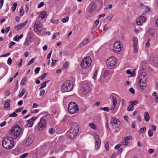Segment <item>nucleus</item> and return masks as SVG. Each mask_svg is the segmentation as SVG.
Returning <instances> with one entry per match:
<instances>
[{"instance_id": "f257e3e1", "label": "nucleus", "mask_w": 158, "mask_h": 158, "mask_svg": "<svg viewBox=\"0 0 158 158\" xmlns=\"http://www.w3.org/2000/svg\"><path fill=\"white\" fill-rule=\"evenodd\" d=\"M79 128L77 124L76 123H71V127L67 132V135L70 138L75 137L79 131Z\"/></svg>"}, {"instance_id": "f03ea898", "label": "nucleus", "mask_w": 158, "mask_h": 158, "mask_svg": "<svg viewBox=\"0 0 158 158\" xmlns=\"http://www.w3.org/2000/svg\"><path fill=\"white\" fill-rule=\"evenodd\" d=\"M2 145L6 149H11L14 146V141L9 137H5L2 141Z\"/></svg>"}, {"instance_id": "7ed1b4c3", "label": "nucleus", "mask_w": 158, "mask_h": 158, "mask_svg": "<svg viewBox=\"0 0 158 158\" xmlns=\"http://www.w3.org/2000/svg\"><path fill=\"white\" fill-rule=\"evenodd\" d=\"M22 129L19 125L15 126L10 131V134L13 136L14 139L19 138L21 134Z\"/></svg>"}, {"instance_id": "20e7f679", "label": "nucleus", "mask_w": 158, "mask_h": 158, "mask_svg": "<svg viewBox=\"0 0 158 158\" xmlns=\"http://www.w3.org/2000/svg\"><path fill=\"white\" fill-rule=\"evenodd\" d=\"M73 82L71 81H67L61 86V91L62 93L70 91L73 89Z\"/></svg>"}, {"instance_id": "39448f33", "label": "nucleus", "mask_w": 158, "mask_h": 158, "mask_svg": "<svg viewBox=\"0 0 158 158\" xmlns=\"http://www.w3.org/2000/svg\"><path fill=\"white\" fill-rule=\"evenodd\" d=\"M68 110L70 114H73L77 113L79 110L77 105L75 102H71L68 105Z\"/></svg>"}, {"instance_id": "423d86ee", "label": "nucleus", "mask_w": 158, "mask_h": 158, "mask_svg": "<svg viewBox=\"0 0 158 158\" xmlns=\"http://www.w3.org/2000/svg\"><path fill=\"white\" fill-rule=\"evenodd\" d=\"M92 62V60L89 56H87L84 58L81 63V67L84 69L89 68Z\"/></svg>"}, {"instance_id": "0eeeda50", "label": "nucleus", "mask_w": 158, "mask_h": 158, "mask_svg": "<svg viewBox=\"0 0 158 158\" xmlns=\"http://www.w3.org/2000/svg\"><path fill=\"white\" fill-rule=\"evenodd\" d=\"M116 62V60L114 56L109 57L107 60L106 64L107 67L110 69L114 68Z\"/></svg>"}, {"instance_id": "6e6552de", "label": "nucleus", "mask_w": 158, "mask_h": 158, "mask_svg": "<svg viewBox=\"0 0 158 158\" xmlns=\"http://www.w3.org/2000/svg\"><path fill=\"white\" fill-rule=\"evenodd\" d=\"M122 45L121 42L119 41H117L115 42L113 48V51L115 53H118L120 52L122 49Z\"/></svg>"}, {"instance_id": "1a4fd4ad", "label": "nucleus", "mask_w": 158, "mask_h": 158, "mask_svg": "<svg viewBox=\"0 0 158 158\" xmlns=\"http://www.w3.org/2000/svg\"><path fill=\"white\" fill-rule=\"evenodd\" d=\"M46 124V120L44 118H41L39 123L38 129L39 131L44 130Z\"/></svg>"}, {"instance_id": "9d476101", "label": "nucleus", "mask_w": 158, "mask_h": 158, "mask_svg": "<svg viewBox=\"0 0 158 158\" xmlns=\"http://www.w3.org/2000/svg\"><path fill=\"white\" fill-rule=\"evenodd\" d=\"M82 92L85 94L89 93L90 91V87L88 84L86 83H83L82 84Z\"/></svg>"}, {"instance_id": "9b49d317", "label": "nucleus", "mask_w": 158, "mask_h": 158, "mask_svg": "<svg viewBox=\"0 0 158 158\" xmlns=\"http://www.w3.org/2000/svg\"><path fill=\"white\" fill-rule=\"evenodd\" d=\"M34 30L35 32H40L42 30V24L39 21H36L34 25Z\"/></svg>"}, {"instance_id": "f8f14e48", "label": "nucleus", "mask_w": 158, "mask_h": 158, "mask_svg": "<svg viewBox=\"0 0 158 158\" xmlns=\"http://www.w3.org/2000/svg\"><path fill=\"white\" fill-rule=\"evenodd\" d=\"M120 123V122L118 119L114 117L111 118L110 122V124L112 125V126H114V125H116V126H115L117 128H118Z\"/></svg>"}, {"instance_id": "ddd939ff", "label": "nucleus", "mask_w": 158, "mask_h": 158, "mask_svg": "<svg viewBox=\"0 0 158 158\" xmlns=\"http://www.w3.org/2000/svg\"><path fill=\"white\" fill-rule=\"evenodd\" d=\"M34 139V137L33 135H29L24 143V145L27 146H29L32 143Z\"/></svg>"}, {"instance_id": "4468645a", "label": "nucleus", "mask_w": 158, "mask_h": 158, "mask_svg": "<svg viewBox=\"0 0 158 158\" xmlns=\"http://www.w3.org/2000/svg\"><path fill=\"white\" fill-rule=\"evenodd\" d=\"M95 148L96 149H98L101 145V140L97 135L94 136Z\"/></svg>"}, {"instance_id": "2eb2a0df", "label": "nucleus", "mask_w": 158, "mask_h": 158, "mask_svg": "<svg viewBox=\"0 0 158 158\" xmlns=\"http://www.w3.org/2000/svg\"><path fill=\"white\" fill-rule=\"evenodd\" d=\"M132 41L133 42V47L134 49V52L136 53L138 51L137 46L138 44V39L136 37H134L132 39Z\"/></svg>"}, {"instance_id": "dca6fc26", "label": "nucleus", "mask_w": 158, "mask_h": 158, "mask_svg": "<svg viewBox=\"0 0 158 158\" xmlns=\"http://www.w3.org/2000/svg\"><path fill=\"white\" fill-rule=\"evenodd\" d=\"M146 74L145 73H140L139 77V82H146L147 81Z\"/></svg>"}, {"instance_id": "f3484780", "label": "nucleus", "mask_w": 158, "mask_h": 158, "mask_svg": "<svg viewBox=\"0 0 158 158\" xmlns=\"http://www.w3.org/2000/svg\"><path fill=\"white\" fill-rule=\"evenodd\" d=\"M146 18L143 16H140L137 20L136 23L139 25H141L144 23L146 21Z\"/></svg>"}, {"instance_id": "a211bd4d", "label": "nucleus", "mask_w": 158, "mask_h": 158, "mask_svg": "<svg viewBox=\"0 0 158 158\" xmlns=\"http://www.w3.org/2000/svg\"><path fill=\"white\" fill-rule=\"evenodd\" d=\"M46 15V13L45 11H41L40 13V15L38 16V19L41 18L42 19H44Z\"/></svg>"}, {"instance_id": "6ab92c4d", "label": "nucleus", "mask_w": 158, "mask_h": 158, "mask_svg": "<svg viewBox=\"0 0 158 158\" xmlns=\"http://www.w3.org/2000/svg\"><path fill=\"white\" fill-rule=\"evenodd\" d=\"M146 82H139V85L140 87L143 90L147 86L146 84L145 83Z\"/></svg>"}, {"instance_id": "aec40b11", "label": "nucleus", "mask_w": 158, "mask_h": 158, "mask_svg": "<svg viewBox=\"0 0 158 158\" xmlns=\"http://www.w3.org/2000/svg\"><path fill=\"white\" fill-rule=\"evenodd\" d=\"M11 101L9 99H7L5 101L4 107L5 108H6L10 107V102Z\"/></svg>"}, {"instance_id": "412c9836", "label": "nucleus", "mask_w": 158, "mask_h": 158, "mask_svg": "<svg viewBox=\"0 0 158 158\" xmlns=\"http://www.w3.org/2000/svg\"><path fill=\"white\" fill-rule=\"evenodd\" d=\"M89 42V39L85 38L82 43L80 44V47H82L84 46L86 44Z\"/></svg>"}, {"instance_id": "4be33fe9", "label": "nucleus", "mask_w": 158, "mask_h": 158, "mask_svg": "<svg viewBox=\"0 0 158 158\" xmlns=\"http://www.w3.org/2000/svg\"><path fill=\"white\" fill-rule=\"evenodd\" d=\"M144 118L146 121H148L149 120V116L148 112H145Z\"/></svg>"}, {"instance_id": "5701e85b", "label": "nucleus", "mask_w": 158, "mask_h": 158, "mask_svg": "<svg viewBox=\"0 0 158 158\" xmlns=\"http://www.w3.org/2000/svg\"><path fill=\"white\" fill-rule=\"evenodd\" d=\"M33 123L30 119L27 121V126L28 127H31L32 126Z\"/></svg>"}, {"instance_id": "b1692460", "label": "nucleus", "mask_w": 158, "mask_h": 158, "mask_svg": "<svg viewBox=\"0 0 158 158\" xmlns=\"http://www.w3.org/2000/svg\"><path fill=\"white\" fill-rule=\"evenodd\" d=\"M152 60L155 63L158 64V56H154L153 57Z\"/></svg>"}, {"instance_id": "393cba45", "label": "nucleus", "mask_w": 158, "mask_h": 158, "mask_svg": "<svg viewBox=\"0 0 158 158\" xmlns=\"http://www.w3.org/2000/svg\"><path fill=\"white\" fill-rule=\"evenodd\" d=\"M111 97V96H110V97ZM112 98L113 104L117 105V99L116 97L114 96H112Z\"/></svg>"}, {"instance_id": "a878e982", "label": "nucleus", "mask_w": 158, "mask_h": 158, "mask_svg": "<svg viewBox=\"0 0 158 158\" xmlns=\"http://www.w3.org/2000/svg\"><path fill=\"white\" fill-rule=\"evenodd\" d=\"M148 32L150 35L153 36L154 35L155 31L153 29L150 28L148 31Z\"/></svg>"}, {"instance_id": "bb28decb", "label": "nucleus", "mask_w": 158, "mask_h": 158, "mask_svg": "<svg viewBox=\"0 0 158 158\" xmlns=\"http://www.w3.org/2000/svg\"><path fill=\"white\" fill-rule=\"evenodd\" d=\"M27 79V77H24L21 81L20 84L21 85L23 86L25 84Z\"/></svg>"}, {"instance_id": "cd10ccee", "label": "nucleus", "mask_w": 158, "mask_h": 158, "mask_svg": "<svg viewBox=\"0 0 158 158\" xmlns=\"http://www.w3.org/2000/svg\"><path fill=\"white\" fill-rule=\"evenodd\" d=\"M49 81V80H48L44 82L43 83L41 84V86L40 88V89H41L44 88L46 86V83Z\"/></svg>"}, {"instance_id": "c85d7f7f", "label": "nucleus", "mask_w": 158, "mask_h": 158, "mask_svg": "<svg viewBox=\"0 0 158 158\" xmlns=\"http://www.w3.org/2000/svg\"><path fill=\"white\" fill-rule=\"evenodd\" d=\"M89 126L91 128L94 130H96V129L95 125L93 123H89Z\"/></svg>"}, {"instance_id": "c756f323", "label": "nucleus", "mask_w": 158, "mask_h": 158, "mask_svg": "<svg viewBox=\"0 0 158 158\" xmlns=\"http://www.w3.org/2000/svg\"><path fill=\"white\" fill-rule=\"evenodd\" d=\"M131 104L133 106L134 105H136L138 103V101L137 100H134L131 101L130 102Z\"/></svg>"}, {"instance_id": "7c9ffc66", "label": "nucleus", "mask_w": 158, "mask_h": 158, "mask_svg": "<svg viewBox=\"0 0 158 158\" xmlns=\"http://www.w3.org/2000/svg\"><path fill=\"white\" fill-rule=\"evenodd\" d=\"M120 102H121V105L123 107H125L126 104L125 101L123 99H121L120 100Z\"/></svg>"}, {"instance_id": "2f4dec72", "label": "nucleus", "mask_w": 158, "mask_h": 158, "mask_svg": "<svg viewBox=\"0 0 158 158\" xmlns=\"http://www.w3.org/2000/svg\"><path fill=\"white\" fill-rule=\"evenodd\" d=\"M24 13V11L23 10V6H22L21 7L20 11V15L21 16H23V15Z\"/></svg>"}, {"instance_id": "473e14b6", "label": "nucleus", "mask_w": 158, "mask_h": 158, "mask_svg": "<svg viewBox=\"0 0 158 158\" xmlns=\"http://www.w3.org/2000/svg\"><path fill=\"white\" fill-rule=\"evenodd\" d=\"M132 138V137L131 135L124 137L123 138V139H124V140L127 141L131 139Z\"/></svg>"}, {"instance_id": "72a5a7b5", "label": "nucleus", "mask_w": 158, "mask_h": 158, "mask_svg": "<svg viewBox=\"0 0 158 158\" xmlns=\"http://www.w3.org/2000/svg\"><path fill=\"white\" fill-rule=\"evenodd\" d=\"M129 143V142L127 141H126L124 140V139H123V141L121 142V144L125 146H127L128 145Z\"/></svg>"}, {"instance_id": "f704fd0d", "label": "nucleus", "mask_w": 158, "mask_h": 158, "mask_svg": "<svg viewBox=\"0 0 158 158\" xmlns=\"http://www.w3.org/2000/svg\"><path fill=\"white\" fill-rule=\"evenodd\" d=\"M26 90L25 89L23 88V89L19 96L20 98L22 97L23 95L26 91Z\"/></svg>"}, {"instance_id": "c9c22d12", "label": "nucleus", "mask_w": 158, "mask_h": 158, "mask_svg": "<svg viewBox=\"0 0 158 158\" xmlns=\"http://www.w3.org/2000/svg\"><path fill=\"white\" fill-rule=\"evenodd\" d=\"M17 3L16 2L12 6V11L13 12H14L17 6Z\"/></svg>"}, {"instance_id": "e433bc0d", "label": "nucleus", "mask_w": 158, "mask_h": 158, "mask_svg": "<svg viewBox=\"0 0 158 158\" xmlns=\"http://www.w3.org/2000/svg\"><path fill=\"white\" fill-rule=\"evenodd\" d=\"M134 109V106L131 105L129 106L127 108V110L128 111H132Z\"/></svg>"}, {"instance_id": "4c0bfd02", "label": "nucleus", "mask_w": 158, "mask_h": 158, "mask_svg": "<svg viewBox=\"0 0 158 158\" xmlns=\"http://www.w3.org/2000/svg\"><path fill=\"white\" fill-rule=\"evenodd\" d=\"M35 58H32L30 61L28 63L27 65L29 66L30 64L33 63L34 61H35Z\"/></svg>"}, {"instance_id": "58836bf2", "label": "nucleus", "mask_w": 158, "mask_h": 158, "mask_svg": "<svg viewBox=\"0 0 158 158\" xmlns=\"http://www.w3.org/2000/svg\"><path fill=\"white\" fill-rule=\"evenodd\" d=\"M69 20V17H67L66 18L61 19V21L63 23H66Z\"/></svg>"}, {"instance_id": "ea45409f", "label": "nucleus", "mask_w": 158, "mask_h": 158, "mask_svg": "<svg viewBox=\"0 0 158 158\" xmlns=\"http://www.w3.org/2000/svg\"><path fill=\"white\" fill-rule=\"evenodd\" d=\"M109 74V72L107 70H106L103 74L104 78L106 77L107 75Z\"/></svg>"}, {"instance_id": "a19ab883", "label": "nucleus", "mask_w": 158, "mask_h": 158, "mask_svg": "<svg viewBox=\"0 0 158 158\" xmlns=\"http://www.w3.org/2000/svg\"><path fill=\"white\" fill-rule=\"evenodd\" d=\"M98 71L96 70L94 73L93 74V78L94 80H95L96 78V76L97 75Z\"/></svg>"}, {"instance_id": "79ce46f5", "label": "nucleus", "mask_w": 158, "mask_h": 158, "mask_svg": "<svg viewBox=\"0 0 158 158\" xmlns=\"http://www.w3.org/2000/svg\"><path fill=\"white\" fill-rule=\"evenodd\" d=\"M146 130V129L145 127H143L141 128L139 131V132L140 133H143V132H145Z\"/></svg>"}, {"instance_id": "37998d69", "label": "nucleus", "mask_w": 158, "mask_h": 158, "mask_svg": "<svg viewBox=\"0 0 158 158\" xmlns=\"http://www.w3.org/2000/svg\"><path fill=\"white\" fill-rule=\"evenodd\" d=\"M69 62H66L63 66V68L64 69H66L69 66Z\"/></svg>"}, {"instance_id": "c03bdc74", "label": "nucleus", "mask_w": 158, "mask_h": 158, "mask_svg": "<svg viewBox=\"0 0 158 158\" xmlns=\"http://www.w3.org/2000/svg\"><path fill=\"white\" fill-rule=\"evenodd\" d=\"M55 131V129L52 128H50L48 130V132L50 134H53Z\"/></svg>"}, {"instance_id": "a18cd8bd", "label": "nucleus", "mask_w": 158, "mask_h": 158, "mask_svg": "<svg viewBox=\"0 0 158 158\" xmlns=\"http://www.w3.org/2000/svg\"><path fill=\"white\" fill-rule=\"evenodd\" d=\"M17 116V114L15 112H14L9 115V117H16Z\"/></svg>"}, {"instance_id": "49530a36", "label": "nucleus", "mask_w": 158, "mask_h": 158, "mask_svg": "<svg viewBox=\"0 0 158 158\" xmlns=\"http://www.w3.org/2000/svg\"><path fill=\"white\" fill-rule=\"evenodd\" d=\"M105 147L106 150L107 151L108 150L109 148V143L108 142H106V143L105 144Z\"/></svg>"}, {"instance_id": "de8ad7c7", "label": "nucleus", "mask_w": 158, "mask_h": 158, "mask_svg": "<svg viewBox=\"0 0 158 158\" xmlns=\"http://www.w3.org/2000/svg\"><path fill=\"white\" fill-rule=\"evenodd\" d=\"M28 155V153H24L22 155H21L20 156V158H24L26 157Z\"/></svg>"}, {"instance_id": "09e8293b", "label": "nucleus", "mask_w": 158, "mask_h": 158, "mask_svg": "<svg viewBox=\"0 0 158 158\" xmlns=\"http://www.w3.org/2000/svg\"><path fill=\"white\" fill-rule=\"evenodd\" d=\"M126 72L128 74H131V76H135V73L132 74L131 71L129 69L127 70Z\"/></svg>"}, {"instance_id": "8fccbe9b", "label": "nucleus", "mask_w": 158, "mask_h": 158, "mask_svg": "<svg viewBox=\"0 0 158 158\" xmlns=\"http://www.w3.org/2000/svg\"><path fill=\"white\" fill-rule=\"evenodd\" d=\"M59 22V20H54L53 19H52L51 20V22L52 23H55V24H57Z\"/></svg>"}, {"instance_id": "3c124183", "label": "nucleus", "mask_w": 158, "mask_h": 158, "mask_svg": "<svg viewBox=\"0 0 158 158\" xmlns=\"http://www.w3.org/2000/svg\"><path fill=\"white\" fill-rule=\"evenodd\" d=\"M148 135L150 137H151L153 135V132L152 130H149L148 131Z\"/></svg>"}, {"instance_id": "603ef678", "label": "nucleus", "mask_w": 158, "mask_h": 158, "mask_svg": "<svg viewBox=\"0 0 158 158\" xmlns=\"http://www.w3.org/2000/svg\"><path fill=\"white\" fill-rule=\"evenodd\" d=\"M101 109L103 110L106 111V112H108L109 110V108L106 107L101 108Z\"/></svg>"}, {"instance_id": "864d4df0", "label": "nucleus", "mask_w": 158, "mask_h": 158, "mask_svg": "<svg viewBox=\"0 0 158 158\" xmlns=\"http://www.w3.org/2000/svg\"><path fill=\"white\" fill-rule=\"evenodd\" d=\"M59 32H56L55 33L54 35H52V39H54L57 36H58L59 35Z\"/></svg>"}, {"instance_id": "5fc2aeb1", "label": "nucleus", "mask_w": 158, "mask_h": 158, "mask_svg": "<svg viewBox=\"0 0 158 158\" xmlns=\"http://www.w3.org/2000/svg\"><path fill=\"white\" fill-rule=\"evenodd\" d=\"M44 3L43 2H41L38 6V8H40L44 5Z\"/></svg>"}, {"instance_id": "6e6d98bb", "label": "nucleus", "mask_w": 158, "mask_h": 158, "mask_svg": "<svg viewBox=\"0 0 158 158\" xmlns=\"http://www.w3.org/2000/svg\"><path fill=\"white\" fill-rule=\"evenodd\" d=\"M19 39V35H16L14 38V40L16 41H18Z\"/></svg>"}, {"instance_id": "4d7b16f0", "label": "nucleus", "mask_w": 158, "mask_h": 158, "mask_svg": "<svg viewBox=\"0 0 158 158\" xmlns=\"http://www.w3.org/2000/svg\"><path fill=\"white\" fill-rule=\"evenodd\" d=\"M7 64L9 65H10L12 64V59L10 57L8 58V59L7 60Z\"/></svg>"}, {"instance_id": "13d9d810", "label": "nucleus", "mask_w": 158, "mask_h": 158, "mask_svg": "<svg viewBox=\"0 0 158 158\" xmlns=\"http://www.w3.org/2000/svg\"><path fill=\"white\" fill-rule=\"evenodd\" d=\"M113 17V15L111 14H110L107 17L106 19H109V20L110 21L112 18Z\"/></svg>"}, {"instance_id": "bf43d9fd", "label": "nucleus", "mask_w": 158, "mask_h": 158, "mask_svg": "<svg viewBox=\"0 0 158 158\" xmlns=\"http://www.w3.org/2000/svg\"><path fill=\"white\" fill-rule=\"evenodd\" d=\"M47 73H44L43 75H42L40 77V79L41 80H42L45 77L47 76Z\"/></svg>"}, {"instance_id": "052dcab7", "label": "nucleus", "mask_w": 158, "mask_h": 158, "mask_svg": "<svg viewBox=\"0 0 158 158\" xmlns=\"http://www.w3.org/2000/svg\"><path fill=\"white\" fill-rule=\"evenodd\" d=\"M40 69V68L39 67L36 68L35 70V73H36V74H38L39 73Z\"/></svg>"}, {"instance_id": "680f3d73", "label": "nucleus", "mask_w": 158, "mask_h": 158, "mask_svg": "<svg viewBox=\"0 0 158 158\" xmlns=\"http://www.w3.org/2000/svg\"><path fill=\"white\" fill-rule=\"evenodd\" d=\"M129 91L130 93H131L132 94H135V90L132 88H130Z\"/></svg>"}, {"instance_id": "e2e57ef3", "label": "nucleus", "mask_w": 158, "mask_h": 158, "mask_svg": "<svg viewBox=\"0 0 158 158\" xmlns=\"http://www.w3.org/2000/svg\"><path fill=\"white\" fill-rule=\"evenodd\" d=\"M45 92V90H41L40 92V95L41 96H43Z\"/></svg>"}, {"instance_id": "0e129e2a", "label": "nucleus", "mask_w": 158, "mask_h": 158, "mask_svg": "<svg viewBox=\"0 0 158 158\" xmlns=\"http://www.w3.org/2000/svg\"><path fill=\"white\" fill-rule=\"evenodd\" d=\"M23 108H19L18 109H17L16 110H15V112L16 113H17L18 112H21L22 111V110H23Z\"/></svg>"}, {"instance_id": "69168bd1", "label": "nucleus", "mask_w": 158, "mask_h": 158, "mask_svg": "<svg viewBox=\"0 0 158 158\" xmlns=\"http://www.w3.org/2000/svg\"><path fill=\"white\" fill-rule=\"evenodd\" d=\"M154 150L152 148L150 149L148 151V153L149 154H151L154 152Z\"/></svg>"}, {"instance_id": "338daca9", "label": "nucleus", "mask_w": 158, "mask_h": 158, "mask_svg": "<svg viewBox=\"0 0 158 158\" xmlns=\"http://www.w3.org/2000/svg\"><path fill=\"white\" fill-rule=\"evenodd\" d=\"M52 53V51L51 50L47 55V59H49L50 58Z\"/></svg>"}, {"instance_id": "774afa93", "label": "nucleus", "mask_w": 158, "mask_h": 158, "mask_svg": "<svg viewBox=\"0 0 158 158\" xmlns=\"http://www.w3.org/2000/svg\"><path fill=\"white\" fill-rule=\"evenodd\" d=\"M116 105L113 104L111 108V110H114L116 106Z\"/></svg>"}]
</instances>
